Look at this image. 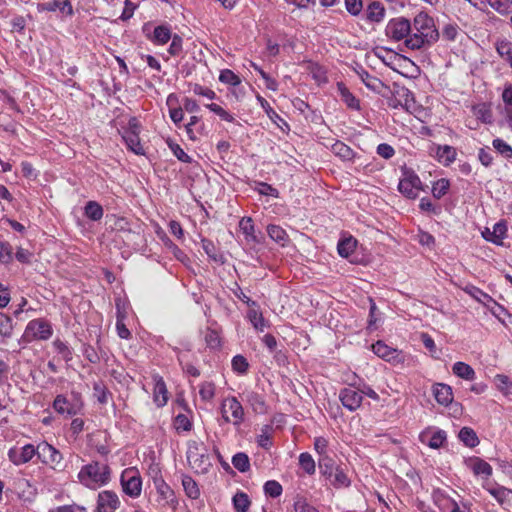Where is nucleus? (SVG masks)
Listing matches in <instances>:
<instances>
[{
	"mask_svg": "<svg viewBox=\"0 0 512 512\" xmlns=\"http://www.w3.org/2000/svg\"><path fill=\"white\" fill-rule=\"evenodd\" d=\"M318 464L321 474L327 479H331L332 473L339 467L329 455L319 457Z\"/></svg>",
	"mask_w": 512,
	"mask_h": 512,
	"instance_id": "a878e982",
	"label": "nucleus"
},
{
	"mask_svg": "<svg viewBox=\"0 0 512 512\" xmlns=\"http://www.w3.org/2000/svg\"><path fill=\"white\" fill-rule=\"evenodd\" d=\"M35 455H37V447L32 444L23 446L20 450L11 448L8 451L9 460L15 465H21L29 462Z\"/></svg>",
	"mask_w": 512,
	"mask_h": 512,
	"instance_id": "f8f14e48",
	"label": "nucleus"
},
{
	"mask_svg": "<svg viewBox=\"0 0 512 512\" xmlns=\"http://www.w3.org/2000/svg\"><path fill=\"white\" fill-rule=\"evenodd\" d=\"M345 6L347 11L354 16L358 15L363 8L362 0H345Z\"/></svg>",
	"mask_w": 512,
	"mask_h": 512,
	"instance_id": "774afa93",
	"label": "nucleus"
},
{
	"mask_svg": "<svg viewBox=\"0 0 512 512\" xmlns=\"http://www.w3.org/2000/svg\"><path fill=\"white\" fill-rule=\"evenodd\" d=\"M170 39L172 42L169 46L168 52L172 56H178L183 50V39L178 34H174Z\"/></svg>",
	"mask_w": 512,
	"mask_h": 512,
	"instance_id": "69168bd1",
	"label": "nucleus"
},
{
	"mask_svg": "<svg viewBox=\"0 0 512 512\" xmlns=\"http://www.w3.org/2000/svg\"><path fill=\"white\" fill-rule=\"evenodd\" d=\"M494 10L500 14H508L512 11V0H485Z\"/></svg>",
	"mask_w": 512,
	"mask_h": 512,
	"instance_id": "09e8293b",
	"label": "nucleus"
},
{
	"mask_svg": "<svg viewBox=\"0 0 512 512\" xmlns=\"http://www.w3.org/2000/svg\"><path fill=\"white\" fill-rule=\"evenodd\" d=\"M405 46L411 50H418L421 48H424L426 46H431L432 44H429L426 42V39L424 36H422L418 31H415L412 29L409 36H407L405 42Z\"/></svg>",
	"mask_w": 512,
	"mask_h": 512,
	"instance_id": "4be33fe9",
	"label": "nucleus"
},
{
	"mask_svg": "<svg viewBox=\"0 0 512 512\" xmlns=\"http://www.w3.org/2000/svg\"><path fill=\"white\" fill-rule=\"evenodd\" d=\"M267 233L272 240H274L277 243H280L281 245H284L288 238L286 231L278 225H268Z\"/></svg>",
	"mask_w": 512,
	"mask_h": 512,
	"instance_id": "e433bc0d",
	"label": "nucleus"
},
{
	"mask_svg": "<svg viewBox=\"0 0 512 512\" xmlns=\"http://www.w3.org/2000/svg\"><path fill=\"white\" fill-rule=\"evenodd\" d=\"M241 231L245 234L246 240L259 242L255 235L253 220L250 217H243L239 222Z\"/></svg>",
	"mask_w": 512,
	"mask_h": 512,
	"instance_id": "2f4dec72",
	"label": "nucleus"
},
{
	"mask_svg": "<svg viewBox=\"0 0 512 512\" xmlns=\"http://www.w3.org/2000/svg\"><path fill=\"white\" fill-rule=\"evenodd\" d=\"M358 74L365 86L374 92L381 93L383 88H388L379 78L370 75L365 70H362Z\"/></svg>",
	"mask_w": 512,
	"mask_h": 512,
	"instance_id": "aec40b11",
	"label": "nucleus"
},
{
	"mask_svg": "<svg viewBox=\"0 0 512 512\" xmlns=\"http://www.w3.org/2000/svg\"><path fill=\"white\" fill-rule=\"evenodd\" d=\"M79 481L90 489H97L108 483L110 468L99 462H92L83 466L78 473Z\"/></svg>",
	"mask_w": 512,
	"mask_h": 512,
	"instance_id": "f257e3e1",
	"label": "nucleus"
},
{
	"mask_svg": "<svg viewBox=\"0 0 512 512\" xmlns=\"http://www.w3.org/2000/svg\"><path fill=\"white\" fill-rule=\"evenodd\" d=\"M12 320L6 314L0 312V335L10 337L12 334Z\"/></svg>",
	"mask_w": 512,
	"mask_h": 512,
	"instance_id": "680f3d73",
	"label": "nucleus"
},
{
	"mask_svg": "<svg viewBox=\"0 0 512 512\" xmlns=\"http://www.w3.org/2000/svg\"><path fill=\"white\" fill-rule=\"evenodd\" d=\"M39 12H54L59 10L62 14L72 16L74 14L70 0H52L49 2L39 3L37 5Z\"/></svg>",
	"mask_w": 512,
	"mask_h": 512,
	"instance_id": "ddd939ff",
	"label": "nucleus"
},
{
	"mask_svg": "<svg viewBox=\"0 0 512 512\" xmlns=\"http://www.w3.org/2000/svg\"><path fill=\"white\" fill-rule=\"evenodd\" d=\"M53 333L51 324L43 319L31 320L25 329L23 337L26 341L31 342L33 340H48Z\"/></svg>",
	"mask_w": 512,
	"mask_h": 512,
	"instance_id": "20e7f679",
	"label": "nucleus"
},
{
	"mask_svg": "<svg viewBox=\"0 0 512 512\" xmlns=\"http://www.w3.org/2000/svg\"><path fill=\"white\" fill-rule=\"evenodd\" d=\"M293 507L295 512H319L316 507L311 505L307 499L300 494L295 496Z\"/></svg>",
	"mask_w": 512,
	"mask_h": 512,
	"instance_id": "ea45409f",
	"label": "nucleus"
},
{
	"mask_svg": "<svg viewBox=\"0 0 512 512\" xmlns=\"http://www.w3.org/2000/svg\"><path fill=\"white\" fill-rule=\"evenodd\" d=\"M187 459L190 466L197 471L206 472L208 466H210L209 458L203 454H199L197 448L194 450L189 449Z\"/></svg>",
	"mask_w": 512,
	"mask_h": 512,
	"instance_id": "dca6fc26",
	"label": "nucleus"
},
{
	"mask_svg": "<svg viewBox=\"0 0 512 512\" xmlns=\"http://www.w3.org/2000/svg\"><path fill=\"white\" fill-rule=\"evenodd\" d=\"M493 147L505 158H512V147L500 138L494 139Z\"/></svg>",
	"mask_w": 512,
	"mask_h": 512,
	"instance_id": "bf43d9fd",
	"label": "nucleus"
},
{
	"mask_svg": "<svg viewBox=\"0 0 512 512\" xmlns=\"http://www.w3.org/2000/svg\"><path fill=\"white\" fill-rule=\"evenodd\" d=\"M452 371L456 376L465 380H473L475 378L474 369L470 365L461 361L456 362L453 365Z\"/></svg>",
	"mask_w": 512,
	"mask_h": 512,
	"instance_id": "cd10ccee",
	"label": "nucleus"
},
{
	"mask_svg": "<svg viewBox=\"0 0 512 512\" xmlns=\"http://www.w3.org/2000/svg\"><path fill=\"white\" fill-rule=\"evenodd\" d=\"M412 31V24L404 17L391 19L385 28L386 35L394 41L406 40Z\"/></svg>",
	"mask_w": 512,
	"mask_h": 512,
	"instance_id": "39448f33",
	"label": "nucleus"
},
{
	"mask_svg": "<svg viewBox=\"0 0 512 512\" xmlns=\"http://www.w3.org/2000/svg\"><path fill=\"white\" fill-rule=\"evenodd\" d=\"M356 248V240L352 237L345 238L338 243L337 250L341 257H349Z\"/></svg>",
	"mask_w": 512,
	"mask_h": 512,
	"instance_id": "c9c22d12",
	"label": "nucleus"
},
{
	"mask_svg": "<svg viewBox=\"0 0 512 512\" xmlns=\"http://www.w3.org/2000/svg\"><path fill=\"white\" fill-rule=\"evenodd\" d=\"M257 100L259 101L261 107L265 110L266 114L268 115V117L274 122L276 123L277 125L280 126V124L278 123V121L282 122L283 124H285L287 126V123L278 115V113L270 106V104L268 103V101L261 97L260 95L257 96Z\"/></svg>",
	"mask_w": 512,
	"mask_h": 512,
	"instance_id": "37998d69",
	"label": "nucleus"
},
{
	"mask_svg": "<svg viewBox=\"0 0 512 512\" xmlns=\"http://www.w3.org/2000/svg\"><path fill=\"white\" fill-rule=\"evenodd\" d=\"M232 464L240 472H247L250 469L249 457L243 452H239L233 456Z\"/></svg>",
	"mask_w": 512,
	"mask_h": 512,
	"instance_id": "a19ab883",
	"label": "nucleus"
},
{
	"mask_svg": "<svg viewBox=\"0 0 512 512\" xmlns=\"http://www.w3.org/2000/svg\"><path fill=\"white\" fill-rule=\"evenodd\" d=\"M182 485L187 496L191 499H197L200 495V491L197 483L190 476H183Z\"/></svg>",
	"mask_w": 512,
	"mask_h": 512,
	"instance_id": "4c0bfd02",
	"label": "nucleus"
},
{
	"mask_svg": "<svg viewBox=\"0 0 512 512\" xmlns=\"http://www.w3.org/2000/svg\"><path fill=\"white\" fill-rule=\"evenodd\" d=\"M53 408L60 414L74 416L80 412L82 402L79 398H75V400L71 402L65 396L58 395L53 402Z\"/></svg>",
	"mask_w": 512,
	"mask_h": 512,
	"instance_id": "1a4fd4ad",
	"label": "nucleus"
},
{
	"mask_svg": "<svg viewBox=\"0 0 512 512\" xmlns=\"http://www.w3.org/2000/svg\"><path fill=\"white\" fill-rule=\"evenodd\" d=\"M413 30L418 31L429 44H434L439 39V32L435 27L432 17L427 13H418L413 20Z\"/></svg>",
	"mask_w": 512,
	"mask_h": 512,
	"instance_id": "7ed1b4c3",
	"label": "nucleus"
},
{
	"mask_svg": "<svg viewBox=\"0 0 512 512\" xmlns=\"http://www.w3.org/2000/svg\"><path fill=\"white\" fill-rule=\"evenodd\" d=\"M219 80L222 83L237 86L241 83L239 76H237L232 70L225 69L220 72Z\"/></svg>",
	"mask_w": 512,
	"mask_h": 512,
	"instance_id": "864d4df0",
	"label": "nucleus"
},
{
	"mask_svg": "<svg viewBox=\"0 0 512 512\" xmlns=\"http://www.w3.org/2000/svg\"><path fill=\"white\" fill-rule=\"evenodd\" d=\"M123 491L130 497H138L141 494L142 481L133 471H124L121 476Z\"/></svg>",
	"mask_w": 512,
	"mask_h": 512,
	"instance_id": "6e6552de",
	"label": "nucleus"
},
{
	"mask_svg": "<svg viewBox=\"0 0 512 512\" xmlns=\"http://www.w3.org/2000/svg\"><path fill=\"white\" fill-rule=\"evenodd\" d=\"M199 395L202 400L210 401L215 395V385L212 382H204L200 385Z\"/></svg>",
	"mask_w": 512,
	"mask_h": 512,
	"instance_id": "e2e57ef3",
	"label": "nucleus"
},
{
	"mask_svg": "<svg viewBox=\"0 0 512 512\" xmlns=\"http://www.w3.org/2000/svg\"><path fill=\"white\" fill-rule=\"evenodd\" d=\"M37 456L42 463L49 465L53 469L62 468V454L47 442H41L37 446Z\"/></svg>",
	"mask_w": 512,
	"mask_h": 512,
	"instance_id": "423d86ee",
	"label": "nucleus"
},
{
	"mask_svg": "<svg viewBox=\"0 0 512 512\" xmlns=\"http://www.w3.org/2000/svg\"><path fill=\"white\" fill-rule=\"evenodd\" d=\"M172 37L171 31L166 26H157L153 32V40L156 44L163 45Z\"/></svg>",
	"mask_w": 512,
	"mask_h": 512,
	"instance_id": "79ce46f5",
	"label": "nucleus"
},
{
	"mask_svg": "<svg viewBox=\"0 0 512 512\" xmlns=\"http://www.w3.org/2000/svg\"><path fill=\"white\" fill-rule=\"evenodd\" d=\"M464 292L470 295L472 298L477 300L480 303H483L486 306H489L488 303H495V301L492 299L491 296H489L487 293L483 292L481 289H479L476 286L473 285H467L463 288Z\"/></svg>",
	"mask_w": 512,
	"mask_h": 512,
	"instance_id": "b1692460",
	"label": "nucleus"
},
{
	"mask_svg": "<svg viewBox=\"0 0 512 512\" xmlns=\"http://www.w3.org/2000/svg\"><path fill=\"white\" fill-rule=\"evenodd\" d=\"M437 157L440 162L448 166L455 161L456 151L453 147L448 145H445L443 147L440 146L437 149Z\"/></svg>",
	"mask_w": 512,
	"mask_h": 512,
	"instance_id": "473e14b6",
	"label": "nucleus"
},
{
	"mask_svg": "<svg viewBox=\"0 0 512 512\" xmlns=\"http://www.w3.org/2000/svg\"><path fill=\"white\" fill-rule=\"evenodd\" d=\"M206 107L224 121L233 122L235 120L229 112L224 110L220 105L216 103L207 104Z\"/></svg>",
	"mask_w": 512,
	"mask_h": 512,
	"instance_id": "0e129e2a",
	"label": "nucleus"
},
{
	"mask_svg": "<svg viewBox=\"0 0 512 512\" xmlns=\"http://www.w3.org/2000/svg\"><path fill=\"white\" fill-rule=\"evenodd\" d=\"M470 467L475 475H485L488 477L492 474L491 465L480 458L472 459Z\"/></svg>",
	"mask_w": 512,
	"mask_h": 512,
	"instance_id": "7c9ffc66",
	"label": "nucleus"
},
{
	"mask_svg": "<svg viewBox=\"0 0 512 512\" xmlns=\"http://www.w3.org/2000/svg\"><path fill=\"white\" fill-rule=\"evenodd\" d=\"M202 248L209 258L213 259L215 262L224 263V258L221 254L217 253V249L212 241L208 239H202L201 241Z\"/></svg>",
	"mask_w": 512,
	"mask_h": 512,
	"instance_id": "c03bdc74",
	"label": "nucleus"
},
{
	"mask_svg": "<svg viewBox=\"0 0 512 512\" xmlns=\"http://www.w3.org/2000/svg\"><path fill=\"white\" fill-rule=\"evenodd\" d=\"M332 151L342 160L349 161L354 157V151L345 143L337 141L332 145Z\"/></svg>",
	"mask_w": 512,
	"mask_h": 512,
	"instance_id": "72a5a7b5",
	"label": "nucleus"
},
{
	"mask_svg": "<svg viewBox=\"0 0 512 512\" xmlns=\"http://www.w3.org/2000/svg\"><path fill=\"white\" fill-rule=\"evenodd\" d=\"M233 504L236 511L247 512L250 506L248 495L243 492L236 493L233 497Z\"/></svg>",
	"mask_w": 512,
	"mask_h": 512,
	"instance_id": "49530a36",
	"label": "nucleus"
},
{
	"mask_svg": "<svg viewBox=\"0 0 512 512\" xmlns=\"http://www.w3.org/2000/svg\"><path fill=\"white\" fill-rule=\"evenodd\" d=\"M328 480L335 488H343L350 485V479L340 467L332 473V478Z\"/></svg>",
	"mask_w": 512,
	"mask_h": 512,
	"instance_id": "f704fd0d",
	"label": "nucleus"
},
{
	"mask_svg": "<svg viewBox=\"0 0 512 512\" xmlns=\"http://www.w3.org/2000/svg\"><path fill=\"white\" fill-rule=\"evenodd\" d=\"M337 88L341 95L342 101L345 102V104L349 108L355 110H358L360 108L359 100L356 99V97L349 91V89L343 83H338Z\"/></svg>",
	"mask_w": 512,
	"mask_h": 512,
	"instance_id": "bb28decb",
	"label": "nucleus"
},
{
	"mask_svg": "<svg viewBox=\"0 0 512 512\" xmlns=\"http://www.w3.org/2000/svg\"><path fill=\"white\" fill-rule=\"evenodd\" d=\"M446 439V432L443 430H437L432 434L430 440L428 441V446L432 449H438L443 446Z\"/></svg>",
	"mask_w": 512,
	"mask_h": 512,
	"instance_id": "4d7b16f0",
	"label": "nucleus"
},
{
	"mask_svg": "<svg viewBox=\"0 0 512 512\" xmlns=\"http://www.w3.org/2000/svg\"><path fill=\"white\" fill-rule=\"evenodd\" d=\"M384 14L385 9L379 2H372L366 10V17L371 22H380Z\"/></svg>",
	"mask_w": 512,
	"mask_h": 512,
	"instance_id": "c756f323",
	"label": "nucleus"
},
{
	"mask_svg": "<svg viewBox=\"0 0 512 512\" xmlns=\"http://www.w3.org/2000/svg\"><path fill=\"white\" fill-rule=\"evenodd\" d=\"M459 439L469 448H474L479 444V438L476 432L470 427H463L459 431Z\"/></svg>",
	"mask_w": 512,
	"mask_h": 512,
	"instance_id": "393cba45",
	"label": "nucleus"
},
{
	"mask_svg": "<svg viewBox=\"0 0 512 512\" xmlns=\"http://www.w3.org/2000/svg\"><path fill=\"white\" fill-rule=\"evenodd\" d=\"M248 319L256 330L263 331L266 327L265 319L257 309H250L248 311Z\"/></svg>",
	"mask_w": 512,
	"mask_h": 512,
	"instance_id": "a18cd8bd",
	"label": "nucleus"
},
{
	"mask_svg": "<svg viewBox=\"0 0 512 512\" xmlns=\"http://www.w3.org/2000/svg\"><path fill=\"white\" fill-rule=\"evenodd\" d=\"M120 504L119 497L114 491L104 490L98 493L94 512H115Z\"/></svg>",
	"mask_w": 512,
	"mask_h": 512,
	"instance_id": "0eeeda50",
	"label": "nucleus"
},
{
	"mask_svg": "<svg viewBox=\"0 0 512 512\" xmlns=\"http://www.w3.org/2000/svg\"><path fill=\"white\" fill-rule=\"evenodd\" d=\"M494 381L499 391L505 396H512V381L508 376L498 374L495 376Z\"/></svg>",
	"mask_w": 512,
	"mask_h": 512,
	"instance_id": "58836bf2",
	"label": "nucleus"
},
{
	"mask_svg": "<svg viewBox=\"0 0 512 512\" xmlns=\"http://www.w3.org/2000/svg\"><path fill=\"white\" fill-rule=\"evenodd\" d=\"M94 396L101 404L108 403L111 393L102 382H95L93 385Z\"/></svg>",
	"mask_w": 512,
	"mask_h": 512,
	"instance_id": "de8ad7c7",
	"label": "nucleus"
},
{
	"mask_svg": "<svg viewBox=\"0 0 512 512\" xmlns=\"http://www.w3.org/2000/svg\"><path fill=\"white\" fill-rule=\"evenodd\" d=\"M168 146L169 148L171 149V151L173 152L174 156L184 162V163H190L192 161V158L184 152V150L180 147L179 144L173 142V141H168Z\"/></svg>",
	"mask_w": 512,
	"mask_h": 512,
	"instance_id": "13d9d810",
	"label": "nucleus"
},
{
	"mask_svg": "<svg viewBox=\"0 0 512 512\" xmlns=\"http://www.w3.org/2000/svg\"><path fill=\"white\" fill-rule=\"evenodd\" d=\"M122 138L129 150L137 155H143L144 149L140 143L139 133L134 131H124Z\"/></svg>",
	"mask_w": 512,
	"mask_h": 512,
	"instance_id": "6ab92c4d",
	"label": "nucleus"
},
{
	"mask_svg": "<svg viewBox=\"0 0 512 512\" xmlns=\"http://www.w3.org/2000/svg\"><path fill=\"white\" fill-rule=\"evenodd\" d=\"M497 53L508 62L512 60V42L504 39L496 44Z\"/></svg>",
	"mask_w": 512,
	"mask_h": 512,
	"instance_id": "3c124183",
	"label": "nucleus"
},
{
	"mask_svg": "<svg viewBox=\"0 0 512 512\" xmlns=\"http://www.w3.org/2000/svg\"><path fill=\"white\" fill-rule=\"evenodd\" d=\"M13 260L12 246L8 242L0 241V263L9 264Z\"/></svg>",
	"mask_w": 512,
	"mask_h": 512,
	"instance_id": "6e6d98bb",
	"label": "nucleus"
},
{
	"mask_svg": "<svg viewBox=\"0 0 512 512\" xmlns=\"http://www.w3.org/2000/svg\"><path fill=\"white\" fill-rule=\"evenodd\" d=\"M507 226L504 222H498L494 225L493 231L490 233V236H486L485 233H482L483 237L490 242H493L497 245H502V240L506 237Z\"/></svg>",
	"mask_w": 512,
	"mask_h": 512,
	"instance_id": "5701e85b",
	"label": "nucleus"
},
{
	"mask_svg": "<svg viewBox=\"0 0 512 512\" xmlns=\"http://www.w3.org/2000/svg\"><path fill=\"white\" fill-rule=\"evenodd\" d=\"M103 213L102 206L96 201H88L84 207L85 216L92 221H99Z\"/></svg>",
	"mask_w": 512,
	"mask_h": 512,
	"instance_id": "c85d7f7f",
	"label": "nucleus"
},
{
	"mask_svg": "<svg viewBox=\"0 0 512 512\" xmlns=\"http://www.w3.org/2000/svg\"><path fill=\"white\" fill-rule=\"evenodd\" d=\"M220 411L226 423L239 427L244 421V409L236 397L225 398L221 403Z\"/></svg>",
	"mask_w": 512,
	"mask_h": 512,
	"instance_id": "f03ea898",
	"label": "nucleus"
},
{
	"mask_svg": "<svg viewBox=\"0 0 512 512\" xmlns=\"http://www.w3.org/2000/svg\"><path fill=\"white\" fill-rule=\"evenodd\" d=\"M56 351L62 356L65 361L71 360V351L68 346L61 340H55L53 343Z\"/></svg>",
	"mask_w": 512,
	"mask_h": 512,
	"instance_id": "338daca9",
	"label": "nucleus"
},
{
	"mask_svg": "<svg viewBox=\"0 0 512 512\" xmlns=\"http://www.w3.org/2000/svg\"><path fill=\"white\" fill-rule=\"evenodd\" d=\"M339 399L342 405L349 411L357 410L363 401L362 393L352 387L344 388L339 393Z\"/></svg>",
	"mask_w": 512,
	"mask_h": 512,
	"instance_id": "9d476101",
	"label": "nucleus"
},
{
	"mask_svg": "<svg viewBox=\"0 0 512 512\" xmlns=\"http://www.w3.org/2000/svg\"><path fill=\"white\" fill-rule=\"evenodd\" d=\"M488 492L496 499L498 504L508 510L512 507V490L503 486L488 488Z\"/></svg>",
	"mask_w": 512,
	"mask_h": 512,
	"instance_id": "4468645a",
	"label": "nucleus"
},
{
	"mask_svg": "<svg viewBox=\"0 0 512 512\" xmlns=\"http://www.w3.org/2000/svg\"><path fill=\"white\" fill-rule=\"evenodd\" d=\"M449 186L450 183L447 179H439L432 187L433 196L437 199L442 198L448 192Z\"/></svg>",
	"mask_w": 512,
	"mask_h": 512,
	"instance_id": "603ef678",
	"label": "nucleus"
},
{
	"mask_svg": "<svg viewBox=\"0 0 512 512\" xmlns=\"http://www.w3.org/2000/svg\"><path fill=\"white\" fill-rule=\"evenodd\" d=\"M246 400L251 406L252 410L257 414H265L267 412V405L264 398L257 392H250L246 395Z\"/></svg>",
	"mask_w": 512,
	"mask_h": 512,
	"instance_id": "412c9836",
	"label": "nucleus"
},
{
	"mask_svg": "<svg viewBox=\"0 0 512 512\" xmlns=\"http://www.w3.org/2000/svg\"><path fill=\"white\" fill-rule=\"evenodd\" d=\"M433 394L436 401L441 405L447 406L453 401L452 388L447 384H435L433 387Z\"/></svg>",
	"mask_w": 512,
	"mask_h": 512,
	"instance_id": "f3484780",
	"label": "nucleus"
},
{
	"mask_svg": "<svg viewBox=\"0 0 512 512\" xmlns=\"http://www.w3.org/2000/svg\"><path fill=\"white\" fill-rule=\"evenodd\" d=\"M282 486L278 481L269 480L264 484V492L266 495L276 498L282 494Z\"/></svg>",
	"mask_w": 512,
	"mask_h": 512,
	"instance_id": "5fc2aeb1",
	"label": "nucleus"
},
{
	"mask_svg": "<svg viewBox=\"0 0 512 512\" xmlns=\"http://www.w3.org/2000/svg\"><path fill=\"white\" fill-rule=\"evenodd\" d=\"M299 465L307 474L315 473V461L309 453L304 452L300 454Z\"/></svg>",
	"mask_w": 512,
	"mask_h": 512,
	"instance_id": "8fccbe9b",
	"label": "nucleus"
},
{
	"mask_svg": "<svg viewBox=\"0 0 512 512\" xmlns=\"http://www.w3.org/2000/svg\"><path fill=\"white\" fill-rule=\"evenodd\" d=\"M232 368L240 374H245L248 371L249 363L244 356L236 355L232 359Z\"/></svg>",
	"mask_w": 512,
	"mask_h": 512,
	"instance_id": "052dcab7",
	"label": "nucleus"
},
{
	"mask_svg": "<svg viewBox=\"0 0 512 512\" xmlns=\"http://www.w3.org/2000/svg\"><path fill=\"white\" fill-rule=\"evenodd\" d=\"M372 351L380 358L389 362H399L400 354L398 350L389 347L382 341H377L372 345Z\"/></svg>",
	"mask_w": 512,
	"mask_h": 512,
	"instance_id": "2eb2a0df",
	"label": "nucleus"
},
{
	"mask_svg": "<svg viewBox=\"0 0 512 512\" xmlns=\"http://www.w3.org/2000/svg\"><path fill=\"white\" fill-rule=\"evenodd\" d=\"M154 402L158 407H163L168 401V391L162 377H154Z\"/></svg>",
	"mask_w": 512,
	"mask_h": 512,
	"instance_id": "a211bd4d",
	"label": "nucleus"
},
{
	"mask_svg": "<svg viewBox=\"0 0 512 512\" xmlns=\"http://www.w3.org/2000/svg\"><path fill=\"white\" fill-rule=\"evenodd\" d=\"M421 181L414 173L406 174L405 178L399 182V191L410 199H415L420 190Z\"/></svg>",
	"mask_w": 512,
	"mask_h": 512,
	"instance_id": "9b49d317",
	"label": "nucleus"
}]
</instances>
